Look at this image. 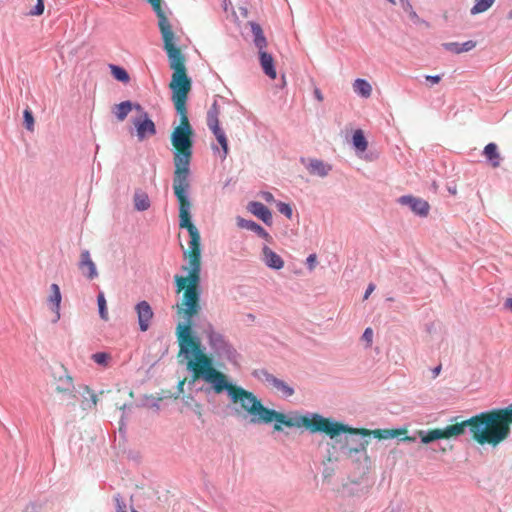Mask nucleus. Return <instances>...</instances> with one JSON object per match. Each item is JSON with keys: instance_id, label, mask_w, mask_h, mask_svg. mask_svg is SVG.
Wrapping results in <instances>:
<instances>
[{"instance_id": "17", "label": "nucleus", "mask_w": 512, "mask_h": 512, "mask_svg": "<svg viewBox=\"0 0 512 512\" xmlns=\"http://www.w3.org/2000/svg\"><path fill=\"white\" fill-rule=\"evenodd\" d=\"M350 441H353L352 438L345 436L344 442L340 446L341 452L346 457H352L354 454L362 453L366 451V447L368 445V441L364 439H359L355 441V445H349Z\"/></svg>"}, {"instance_id": "27", "label": "nucleus", "mask_w": 512, "mask_h": 512, "mask_svg": "<svg viewBox=\"0 0 512 512\" xmlns=\"http://www.w3.org/2000/svg\"><path fill=\"white\" fill-rule=\"evenodd\" d=\"M134 206L138 211H146L150 207V199L147 193L143 191H137L134 195Z\"/></svg>"}, {"instance_id": "23", "label": "nucleus", "mask_w": 512, "mask_h": 512, "mask_svg": "<svg viewBox=\"0 0 512 512\" xmlns=\"http://www.w3.org/2000/svg\"><path fill=\"white\" fill-rule=\"evenodd\" d=\"M153 7V10L158 18V27L162 29L163 27L171 25V21L167 17L165 11L162 8V0H147Z\"/></svg>"}, {"instance_id": "50", "label": "nucleus", "mask_w": 512, "mask_h": 512, "mask_svg": "<svg viewBox=\"0 0 512 512\" xmlns=\"http://www.w3.org/2000/svg\"><path fill=\"white\" fill-rule=\"evenodd\" d=\"M388 1L391 2V3H394V0H388Z\"/></svg>"}, {"instance_id": "36", "label": "nucleus", "mask_w": 512, "mask_h": 512, "mask_svg": "<svg viewBox=\"0 0 512 512\" xmlns=\"http://www.w3.org/2000/svg\"><path fill=\"white\" fill-rule=\"evenodd\" d=\"M92 358L97 364L103 365V364H106L108 355L103 352H98V353L93 354Z\"/></svg>"}, {"instance_id": "49", "label": "nucleus", "mask_w": 512, "mask_h": 512, "mask_svg": "<svg viewBox=\"0 0 512 512\" xmlns=\"http://www.w3.org/2000/svg\"><path fill=\"white\" fill-rule=\"evenodd\" d=\"M85 389L87 390V392H89V393H90V389H89V387L85 386Z\"/></svg>"}, {"instance_id": "34", "label": "nucleus", "mask_w": 512, "mask_h": 512, "mask_svg": "<svg viewBox=\"0 0 512 512\" xmlns=\"http://www.w3.org/2000/svg\"><path fill=\"white\" fill-rule=\"evenodd\" d=\"M44 0H37L36 5L32 10L29 11V15L31 16H40L44 12Z\"/></svg>"}, {"instance_id": "1", "label": "nucleus", "mask_w": 512, "mask_h": 512, "mask_svg": "<svg viewBox=\"0 0 512 512\" xmlns=\"http://www.w3.org/2000/svg\"><path fill=\"white\" fill-rule=\"evenodd\" d=\"M175 196L179 202V226L186 228L190 237L189 249L184 251L188 266H182L187 275L174 276L176 292L183 291L181 301L176 304L178 314L184 318V322L176 327L179 354L187 360V369L194 378L208 383L215 394L225 392L230 401L243 387L233 383L226 374L213 367V361L205 354L200 338L192 332L193 318L201 311V237L197 227L191 222L189 193Z\"/></svg>"}, {"instance_id": "18", "label": "nucleus", "mask_w": 512, "mask_h": 512, "mask_svg": "<svg viewBox=\"0 0 512 512\" xmlns=\"http://www.w3.org/2000/svg\"><path fill=\"white\" fill-rule=\"evenodd\" d=\"M50 291L51 294L49 295L47 299V303L52 310V312L55 313V319L54 322H57L60 319V305L62 300V295L60 288L58 284L53 283L50 285Z\"/></svg>"}, {"instance_id": "15", "label": "nucleus", "mask_w": 512, "mask_h": 512, "mask_svg": "<svg viewBox=\"0 0 512 512\" xmlns=\"http://www.w3.org/2000/svg\"><path fill=\"white\" fill-rule=\"evenodd\" d=\"M56 391L62 394V396L66 399H75L76 388L72 377L68 374L59 376L57 379Z\"/></svg>"}, {"instance_id": "38", "label": "nucleus", "mask_w": 512, "mask_h": 512, "mask_svg": "<svg viewBox=\"0 0 512 512\" xmlns=\"http://www.w3.org/2000/svg\"><path fill=\"white\" fill-rule=\"evenodd\" d=\"M261 197L267 203H275L276 204V202H277L275 200L273 194L271 192H268V191L261 192Z\"/></svg>"}, {"instance_id": "47", "label": "nucleus", "mask_w": 512, "mask_h": 512, "mask_svg": "<svg viewBox=\"0 0 512 512\" xmlns=\"http://www.w3.org/2000/svg\"><path fill=\"white\" fill-rule=\"evenodd\" d=\"M211 148H212V150H213L215 153H216V152H220V149H219V147H218L217 145H214V144H213V145L211 146Z\"/></svg>"}, {"instance_id": "43", "label": "nucleus", "mask_w": 512, "mask_h": 512, "mask_svg": "<svg viewBox=\"0 0 512 512\" xmlns=\"http://www.w3.org/2000/svg\"><path fill=\"white\" fill-rule=\"evenodd\" d=\"M504 306H505V308H507L510 311H512V298L506 299V301L504 303Z\"/></svg>"}, {"instance_id": "10", "label": "nucleus", "mask_w": 512, "mask_h": 512, "mask_svg": "<svg viewBox=\"0 0 512 512\" xmlns=\"http://www.w3.org/2000/svg\"><path fill=\"white\" fill-rule=\"evenodd\" d=\"M135 110L138 112V115L133 118V124L136 128L138 139L142 141L147 137L155 135L156 127L154 122L149 118L148 113L140 104H135Z\"/></svg>"}, {"instance_id": "19", "label": "nucleus", "mask_w": 512, "mask_h": 512, "mask_svg": "<svg viewBox=\"0 0 512 512\" xmlns=\"http://www.w3.org/2000/svg\"><path fill=\"white\" fill-rule=\"evenodd\" d=\"M237 225L240 228H244L254 232L256 235L265 239L267 242H271L272 240L271 235L261 225L252 220H246L242 217H238Z\"/></svg>"}, {"instance_id": "37", "label": "nucleus", "mask_w": 512, "mask_h": 512, "mask_svg": "<svg viewBox=\"0 0 512 512\" xmlns=\"http://www.w3.org/2000/svg\"><path fill=\"white\" fill-rule=\"evenodd\" d=\"M115 502H116V511L117 512H127L126 504L120 495L115 496Z\"/></svg>"}, {"instance_id": "40", "label": "nucleus", "mask_w": 512, "mask_h": 512, "mask_svg": "<svg viewBox=\"0 0 512 512\" xmlns=\"http://www.w3.org/2000/svg\"><path fill=\"white\" fill-rule=\"evenodd\" d=\"M441 75H426V81L431 82L432 84H437L441 81Z\"/></svg>"}, {"instance_id": "3", "label": "nucleus", "mask_w": 512, "mask_h": 512, "mask_svg": "<svg viewBox=\"0 0 512 512\" xmlns=\"http://www.w3.org/2000/svg\"><path fill=\"white\" fill-rule=\"evenodd\" d=\"M512 404L504 408H496L481 412L460 423L463 433L469 428L472 438L480 445L497 447L511 434Z\"/></svg>"}, {"instance_id": "44", "label": "nucleus", "mask_w": 512, "mask_h": 512, "mask_svg": "<svg viewBox=\"0 0 512 512\" xmlns=\"http://www.w3.org/2000/svg\"><path fill=\"white\" fill-rule=\"evenodd\" d=\"M440 371H441V365H439V366L435 367V368L432 370L433 378H436V377L439 375Z\"/></svg>"}, {"instance_id": "28", "label": "nucleus", "mask_w": 512, "mask_h": 512, "mask_svg": "<svg viewBox=\"0 0 512 512\" xmlns=\"http://www.w3.org/2000/svg\"><path fill=\"white\" fill-rule=\"evenodd\" d=\"M352 141H353V146L355 147L356 150H358L360 152L366 151V149L368 147V142H367L362 130L358 129L354 132Z\"/></svg>"}, {"instance_id": "41", "label": "nucleus", "mask_w": 512, "mask_h": 512, "mask_svg": "<svg viewBox=\"0 0 512 512\" xmlns=\"http://www.w3.org/2000/svg\"><path fill=\"white\" fill-rule=\"evenodd\" d=\"M375 289V285L370 283L365 291V294H364V299H367L370 294L374 291Z\"/></svg>"}, {"instance_id": "24", "label": "nucleus", "mask_w": 512, "mask_h": 512, "mask_svg": "<svg viewBox=\"0 0 512 512\" xmlns=\"http://www.w3.org/2000/svg\"><path fill=\"white\" fill-rule=\"evenodd\" d=\"M484 156L490 162L493 168H497L501 163V156L498 152L497 145L495 143H489L485 146L483 151Z\"/></svg>"}, {"instance_id": "14", "label": "nucleus", "mask_w": 512, "mask_h": 512, "mask_svg": "<svg viewBox=\"0 0 512 512\" xmlns=\"http://www.w3.org/2000/svg\"><path fill=\"white\" fill-rule=\"evenodd\" d=\"M78 267L81 273L89 280H93L98 277L96 265L91 259L90 252L88 250H83L81 252Z\"/></svg>"}, {"instance_id": "48", "label": "nucleus", "mask_w": 512, "mask_h": 512, "mask_svg": "<svg viewBox=\"0 0 512 512\" xmlns=\"http://www.w3.org/2000/svg\"><path fill=\"white\" fill-rule=\"evenodd\" d=\"M402 440H403V441H409V442H411V441H414L415 439H414L413 437L406 436V437H404Z\"/></svg>"}, {"instance_id": "2", "label": "nucleus", "mask_w": 512, "mask_h": 512, "mask_svg": "<svg viewBox=\"0 0 512 512\" xmlns=\"http://www.w3.org/2000/svg\"><path fill=\"white\" fill-rule=\"evenodd\" d=\"M233 406L234 413L237 417L248 420L252 425H267L274 422V431H282L283 426L292 428H306L310 433H325L330 439L341 443L337 437L342 433L352 435H373L378 439L395 438L404 434L405 430L396 429H376L373 431L361 428H353L347 424H343L326 418L318 413L306 412L301 414L298 411H290L282 413L274 409L265 407L262 401L251 391L242 388L229 401Z\"/></svg>"}, {"instance_id": "39", "label": "nucleus", "mask_w": 512, "mask_h": 512, "mask_svg": "<svg viewBox=\"0 0 512 512\" xmlns=\"http://www.w3.org/2000/svg\"><path fill=\"white\" fill-rule=\"evenodd\" d=\"M316 261H317V257H316V254H310L307 259H306V264L309 268V270H313L315 268V265H316Z\"/></svg>"}, {"instance_id": "13", "label": "nucleus", "mask_w": 512, "mask_h": 512, "mask_svg": "<svg viewBox=\"0 0 512 512\" xmlns=\"http://www.w3.org/2000/svg\"><path fill=\"white\" fill-rule=\"evenodd\" d=\"M135 311L137 313L140 331L146 332L154 316L151 305L145 300L140 301L136 304Z\"/></svg>"}, {"instance_id": "9", "label": "nucleus", "mask_w": 512, "mask_h": 512, "mask_svg": "<svg viewBox=\"0 0 512 512\" xmlns=\"http://www.w3.org/2000/svg\"><path fill=\"white\" fill-rule=\"evenodd\" d=\"M463 434V425L460 423L447 426L443 429H434L429 431L419 430L417 432L423 444H429L439 439H449L451 437H458Z\"/></svg>"}, {"instance_id": "42", "label": "nucleus", "mask_w": 512, "mask_h": 512, "mask_svg": "<svg viewBox=\"0 0 512 512\" xmlns=\"http://www.w3.org/2000/svg\"><path fill=\"white\" fill-rule=\"evenodd\" d=\"M314 96L319 102H322L324 99L323 94L319 88L314 89Z\"/></svg>"}, {"instance_id": "22", "label": "nucleus", "mask_w": 512, "mask_h": 512, "mask_svg": "<svg viewBox=\"0 0 512 512\" xmlns=\"http://www.w3.org/2000/svg\"><path fill=\"white\" fill-rule=\"evenodd\" d=\"M307 169L310 174L318 175L320 177H325L331 171L332 167L330 165L324 163L322 160L312 159L309 162Z\"/></svg>"}, {"instance_id": "21", "label": "nucleus", "mask_w": 512, "mask_h": 512, "mask_svg": "<svg viewBox=\"0 0 512 512\" xmlns=\"http://www.w3.org/2000/svg\"><path fill=\"white\" fill-rule=\"evenodd\" d=\"M442 46L445 50H447L449 52H452L455 54H460V53L468 52V51H471L472 49H474L476 46V42H474L472 40H468L463 43L447 42V43H443Z\"/></svg>"}, {"instance_id": "31", "label": "nucleus", "mask_w": 512, "mask_h": 512, "mask_svg": "<svg viewBox=\"0 0 512 512\" xmlns=\"http://www.w3.org/2000/svg\"><path fill=\"white\" fill-rule=\"evenodd\" d=\"M97 303H98V310H99L100 318L104 321H107L109 316H108L107 303H106L104 293L100 292L98 294Z\"/></svg>"}, {"instance_id": "25", "label": "nucleus", "mask_w": 512, "mask_h": 512, "mask_svg": "<svg viewBox=\"0 0 512 512\" xmlns=\"http://www.w3.org/2000/svg\"><path fill=\"white\" fill-rule=\"evenodd\" d=\"M353 91L360 97L362 98H369L372 94V86L371 84L365 80V79H362V78H357L354 82H353Z\"/></svg>"}, {"instance_id": "45", "label": "nucleus", "mask_w": 512, "mask_h": 512, "mask_svg": "<svg viewBox=\"0 0 512 512\" xmlns=\"http://www.w3.org/2000/svg\"><path fill=\"white\" fill-rule=\"evenodd\" d=\"M97 404V396L94 393H91V406H96Z\"/></svg>"}, {"instance_id": "35", "label": "nucleus", "mask_w": 512, "mask_h": 512, "mask_svg": "<svg viewBox=\"0 0 512 512\" xmlns=\"http://www.w3.org/2000/svg\"><path fill=\"white\" fill-rule=\"evenodd\" d=\"M362 339L366 342L367 347H371L373 341V330L368 327L364 330Z\"/></svg>"}, {"instance_id": "12", "label": "nucleus", "mask_w": 512, "mask_h": 512, "mask_svg": "<svg viewBox=\"0 0 512 512\" xmlns=\"http://www.w3.org/2000/svg\"><path fill=\"white\" fill-rule=\"evenodd\" d=\"M397 202L400 205L408 206L409 209L416 215L421 218H425L429 215L430 205L429 203L419 197H415L413 195H403L398 198Z\"/></svg>"}, {"instance_id": "16", "label": "nucleus", "mask_w": 512, "mask_h": 512, "mask_svg": "<svg viewBox=\"0 0 512 512\" xmlns=\"http://www.w3.org/2000/svg\"><path fill=\"white\" fill-rule=\"evenodd\" d=\"M262 261L268 268L273 270H280L284 267V260L281 256L267 245H264L262 248Z\"/></svg>"}, {"instance_id": "20", "label": "nucleus", "mask_w": 512, "mask_h": 512, "mask_svg": "<svg viewBox=\"0 0 512 512\" xmlns=\"http://www.w3.org/2000/svg\"><path fill=\"white\" fill-rule=\"evenodd\" d=\"M248 210L265 224H272V213L263 203L252 201L248 205Z\"/></svg>"}, {"instance_id": "46", "label": "nucleus", "mask_w": 512, "mask_h": 512, "mask_svg": "<svg viewBox=\"0 0 512 512\" xmlns=\"http://www.w3.org/2000/svg\"><path fill=\"white\" fill-rule=\"evenodd\" d=\"M35 508L36 506L34 504H29L26 509H25V512H34L35 511Z\"/></svg>"}, {"instance_id": "32", "label": "nucleus", "mask_w": 512, "mask_h": 512, "mask_svg": "<svg viewBox=\"0 0 512 512\" xmlns=\"http://www.w3.org/2000/svg\"><path fill=\"white\" fill-rule=\"evenodd\" d=\"M277 210L285 215L288 219H291L293 216V210L290 204L284 203L281 201L276 202Z\"/></svg>"}, {"instance_id": "51", "label": "nucleus", "mask_w": 512, "mask_h": 512, "mask_svg": "<svg viewBox=\"0 0 512 512\" xmlns=\"http://www.w3.org/2000/svg\"><path fill=\"white\" fill-rule=\"evenodd\" d=\"M510 17H512V11L510 12Z\"/></svg>"}, {"instance_id": "5", "label": "nucleus", "mask_w": 512, "mask_h": 512, "mask_svg": "<svg viewBox=\"0 0 512 512\" xmlns=\"http://www.w3.org/2000/svg\"><path fill=\"white\" fill-rule=\"evenodd\" d=\"M159 30L162 36L164 50L169 58L170 67L174 70L170 82L172 101L176 111L187 110L186 102L188 93L191 90V80L186 74L184 56L177 48L173 25L171 24Z\"/></svg>"}, {"instance_id": "4", "label": "nucleus", "mask_w": 512, "mask_h": 512, "mask_svg": "<svg viewBox=\"0 0 512 512\" xmlns=\"http://www.w3.org/2000/svg\"><path fill=\"white\" fill-rule=\"evenodd\" d=\"M176 112L180 116V125L174 129L171 136L172 144L177 149V152L174 153L173 190L174 194H180L189 193L193 129L188 119L187 110Z\"/></svg>"}, {"instance_id": "33", "label": "nucleus", "mask_w": 512, "mask_h": 512, "mask_svg": "<svg viewBox=\"0 0 512 512\" xmlns=\"http://www.w3.org/2000/svg\"><path fill=\"white\" fill-rule=\"evenodd\" d=\"M24 124L28 131H34V117L32 112L29 109H25L23 112Z\"/></svg>"}, {"instance_id": "11", "label": "nucleus", "mask_w": 512, "mask_h": 512, "mask_svg": "<svg viewBox=\"0 0 512 512\" xmlns=\"http://www.w3.org/2000/svg\"><path fill=\"white\" fill-rule=\"evenodd\" d=\"M254 377H256L258 380L265 382L272 387H274L276 390H278L283 397H290L294 394V388L289 386L287 383H285L283 380L276 378L274 375L269 373L267 370L261 369V370H255L253 372Z\"/></svg>"}, {"instance_id": "6", "label": "nucleus", "mask_w": 512, "mask_h": 512, "mask_svg": "<svg viewBox=\"0 0 512 512\" xmlns=\"http://www.w3.org/2000/svg\"><path fill=\"white\" fill-rule=\"evenodd\" d=\"M204 334L213 355L219 361H227L233 365H238L239 353L225 335L217 331L211 323L206 324Z\"/></svg>"}, {"instance_id": "7", "label": "nucleus", "mask_w": 512, "mask_h": 512, "mask_svg": "<svg viewBox=\"0 0 512 512\" xmlns=\"http://www.w3.org/2000/svg\"><path fill=\"white\" fill-rule=\"evenodd\" d=\"M253 35V43L259 52V61L264 73L271 79L276 78V69L274 59L271 54L265 51L267 47V39L263 33L262 27L256 22L249 23Z\"/></svg>"}, {"instance_id": "30", "label": "nucleus", "mask_w": 512, "mask_h": 512, "mask_svg": "<svg viewBox=\"0 0 512 512\" xmlns=\"http://www.w3.org/2000/svg\"><path fill=\"white\" fill-rule=\"evenodd\" d=\"M110 69H111V73L113 75V77L115 79H117L118 81H121V82H128L129 81V74L127 73V71L120 67V66H117V65H110Z\"/></svg>"}, {"instance_id": "26", "label": "nucleus", "mask_w": 512, "mask_h": 512, "mask_svg": "<svg viewBox=\"0 0 512 512\" xmlns=\"http://www.w3.org/2000/svg\"><path fill=\"white\" fill-rule=\"evenodd\" d=\"M135 104L129 100L123 101L115 105L113 113L118 121H124L132 109H135Z\"/></svg>"}, {"instance_id": "29", "label": "nucleus", "mask_w": 512, "mask_h": 512, "mask_svg": "<svg viewBox=\"0 0 512 512\" xmlns=\"http://www.w3.org/2000/svg\"><path fill=\"white\" fill-rule=\"evenodd\" d=\"M495 0H475L474 5L470 9L471 15H477L487 11L492 7Z\"/></svg>"}, {"instance_id": "8", "label": "nucleus", "mask_w": 512, "mask_h": 512, "mask_svg": "<svg viewBox=\"0 0 512 512\" xmlns=\"http://www.w3.org/2000/svg\"><path fill=\"white\" fill-rule=\"evenodd\" d=\"M219 115L220 109L215 101L207 112L206 123L221 147V159L225 160L229 152L228 139L224 129L220 126Z\"/></svg>"}]
</instances>
